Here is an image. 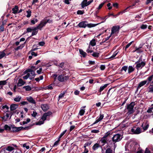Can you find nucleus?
I'll use <instances>...</instances> for the list:
<instances>
[{
  "label": "nucleus",
  "mask_w": 153,
  "mask_h": 153,
  "mask_svg": "<svg viewBox=\"0 0 153 153\" xmlns=\"http://www.w3.org/2000/svg\"><path fill=\"white\" fill-rule=\"evenodd\" d=\"M110 133L108 132L105 133L104 136L102 137L100 142L102 143V145L103 146L105 143L110 142V139L111 138L110 135Z\"/></svg>",
  "instance_id": "1"
},
{
  "label": "nucleus",
  "mask_w": 153,
  "mask_h": 153,
  "mask_svg": "<svg viewBox=\"0 0 153 153\" xmlns=\"http://www.w3.org/2000/svg\"><path fill=\"white\" fill-rule=\"evenodd\" d=\"M135 64L136 65V68L137 70L141 69L146 65V62H145L142 61V60L139 59L137 61Z\"/></svg>",
  "instance_id": "2"
},
{
  "label": "nucleus",
  "mask_w": 153,
  "mask_h": 153,
  "mask_svg": "<svg viewBox=\"0 0 153 153\" xmlns=\"http://www.w3.org/2000/svg\"><path fill=\"white\" fill-rule=\"evenodd\" d=\"M143 132L141 129L139 127H134L131 129V134H138Z\"/></svg>",
  "instance_id": "3"
},
{
  "label": "nucleus",
  "mask_w": 153,
  "mask_h": 153,
  "mask_svg": "<svg viewBox=\"0 0 153 153\" xmlns=\"http://www.w3.org/2000/svg\"><path fill=\"white\" fill-rule=\"evenodd\" d=\"M134 105V102H132L129 104L128 105L127 109L128 110V113L129 114H131L134 112L133 108Z\"/></svg>",
  "instance_id": "4"
},
{
  "label": "nucleus",
  "mask_w": 153,
  "mask_h": 153,
  "mask_svg": "<svg viewBox=\"0 0 153 153\" xmlns=\"http://www.w3.org/2000/svg\"><path fill=\"white\" fill-rule=\"evenodd\" d=\"M23 128L22 127H16L14 126L11 125L10 126V131L13 132H17L21 130Z\"/></svg>",
  "instance_id": "5"
},
{
  "label": "nucleus",
  "mask_w": 153,
  "mask_h": 153,
  "mask_svg": "<svg viewBox=\"0 0 153 153\" xmlns=\"http://www.w3.org/2000/svg\"><path fill=\"white\" fill-rule=\"evenodd\" d=\"M27 73H30V79H32L35 76V72L34 71H31L30 70H26L24 73V74H27Z\"/></svg>",
  "instance_id": "6"
},
{
  "label": "nucleus",
  "mask_w": 153,
  "mask_h": 153,
  "mask_svg": "<svg viewBox=\"0 0 153 153\" xmlns=\"http://www.w3.org/2000/svg\"><path fill=\"white\" fill-rule=\"evenodd\" d=\"M112 140L114 142H118L120 140L122 137V136L119 134H116L112 138Z\"/></svg>",
  "instance_id": "7"
},
{
  "label": "nucleus",
  "mask_w": 153,
  "mask_h": 153,
  "mask_svg": "<svg viewBox=\"0 0 153 153\" xmlns=\"http://www.w3.org/2000/svg\"><path fill=\"white\" fill-rule=\"evenodd\" d=\"M57 78L60 82H63L68 79L69 77L68 76H64L63 75H61L58 76Z\"/></svg>",
  "instance_id": "8"
},
{
  "label": "nucleus",
  "mask_w": 153,
  "mask_h": 153,
  "mask_svg": "<svg viewBox=\"0 0 153 153\" xmlns=\"http://www.w3.org/2000/svg\"><path fill=\"white\" fill-rule=\"evenodd\" d=\"M46 24V22H45V19L43 20L39 25L36 27H35V29H40L44 26Z\"/></svg>",
  "instance_id": "9"
},
{
  "label": "nucleus",
  "mask_w": 153,
  "mask_h": 153,
  "mask_svg": "<svg viewBox=\"0 0 153 153\" xmlns=\"http://www.w3.org/2000/svg\"><path fill=\"white\" fill-rule=\"evenodd\" d=\"M120 27L119 26H113L111 28V35H112L119 31Z\"/></svg>",
  "instance_id": "10"
},
{
  "label": "nucleus",
  "mask_w": 153,
  "mask_h": 153,
  "mask_svg": "<svg viewBox=\"0 0 153 153\" xmlns=\"http://www.w3.org/2000/svg\"><path fill=\"white\" fill-rule=\"evenodd\" d=\"M103 117L104 115L103 114H100V116L99 117H97L96 118V120L94 122V123H93L92 125H93L97 123L100 121L101 120H102L103 119Z\"/></svg>",
  "instance_id": "11"
},
{
  "label": "nucleus",
  "mask_w": 153,
  "mask_h": 153,
  "mask_svg": "<svg viewBox=\"0 0 153 153\" xmlns=\"http://www.w3.org/2000/svg\"><path fill=\"white\" fill-rule=\"evenodd\" d=\"M26 99L29 102L35 105L36 104V102L34 100L33 98L31 96H29L26 97Z\"/></svg>",
  "instance_id": "12"
},
{
  "label": "nucleus",
  "mask_w": 153,
  "mask_h": 153,
  "mask_svg": "<svg viewBox=\"0 0 153 153\" xmlns=\"http://www.w3.org/2000/svg\"><path fill=\"white\" fill-rule=\"evenodd\" d=\"M87 22H80L78 26L80 28H85L87 26Z\"/></svg>",
  "instance_id": "13"
},
{
  "label": "nucleus",
  "mask_w": 153,
  "mask_h": 153,
  "mask_svg": "<svg viewBox=\"0 0 153 153\" xmlns=\"http://www.w3.org/2000/svg\"><path fill=\"white\" fill-rule=\"evenodd\" d=\"M42 110L44 111H47L49 108V107L47 104H44L41 105Z\"/></svg>",
  "instance_id": "14"
},
{
  "label": "nucleus",
  "mask_w": 153,
  "mask_h": 153,
  "mask_svg": "<svg viewBox=\"0 0 153 153\" xmlns=\"http://www.w3.org/2000/svg\"><path fill=\"white\" fill-rule=\"evenodd\" d=\"M147 82V80H144L140 82L138 85L137 89H139L141 87L146 84Z\"/></svg>",
  "instance_id": "15"
},
{
  "label": "nucleus",
  "mask_w": 153,
  "mask_h": 153,
  "mask_svg": "<svg viewBox=\"0 0 153 153\" xmlns=\"http://www.w3.org/2000/svg\"><path fill=\"white\" fill-rule=\"evenodd\" d=\"M6 50H4L3 51H0V59L4 57L6 54Z\"/></svg>",
  "instance_id": "16"
},
{
  "label": "nucleus",
  "mask_w": 153,
  "mask_h": 153,
  "mask_svg": "<svg viewBox=\"0 0 153 153\" xmlns=\"http://www.w3.org/2000/svg\"><path fill=\"white\" fill-rule=\"evenodd\" d=\"M18 105L17 104H12L10 105V109L12 110H14L18 107Z\"/></svg>",
  "instance_id": "17"
},
{
  "label": "nucleus",
  "mask_w": 153,
  "mask_h": 153,
  "mask_svg": "<svg viewBox=\"0 0 153 153\" xmlns=\"http://www.w3.org/2000/svg\"><path fill=\"white\" fill-rule=\"evenodd\" d=\"M85 107V106L82 107L79 111V114L80 116H82L84 115L85 112V109H84V108Z\"/></svg>",
  "instance_id": "18"
},
{
  "label": "nucleus",
  "mask_w": 153,
  "mask_h": 153,
  "mask_svg": "<svg viewBox=\"0 0 153 153\" xmlns=\"http://www.w3.org/2000/svg\"><path fill=\"white\" fill-rule=\"evenodd\" d=\"M25 83V82L23 81L22 79H20L18 80L17 85L19 86H21L23 85Z\"/></svg>",
  "instance_id": "19"
},
{
  "label": "nucleus",
  "mask_w": 153,
  "mask_h": 153,
  "mask_svg": "<svg viewBox=\"0 0 153 153\" xmlns=\"http://www.w3.org/2000/svg\"><path fill=\"white\" fill-rule=\"evenodd\" d=\"M87 1L88 0H83L81 3V5L82 8H84V7L87 6Z\"/></svg>",
  "instance_id": "20"
},
{
  "label": "nucleus",
  "mask_w": 153,
  "mask_h": 153,
  "mask_svg": "<svg viewBox=\"0 0 153 153\" xmlns=\"http://www.w3.org/2000/svg\"><path fill=\"white\" fill-rule=\"evenodd\" d=\"M143 127L144 131L146 130L149 127V125L147 123H146L144 124V126L143 124H142L141 126Z\"/></svg>",
  "instance_id": "21"
},
{
  "label": "nucleus",
  "mask_w": 153,
  "mask_h": 153,
  "mask_svg": "<svg viewBox=\"0 0 153 153\" xmlns=\"http://www.w3.org/2000/svg\"><path fill=\"white\" fill-rule=\"evenodd\" d=\"M2 109L4 110V112H6L8 111L9 107L7 105H3L2 106Z\"/></svg>",
  "instance_id": "22"
},
{
  "label": "nucleus",
  "mask_w": 153,
  "mask_h": 153,
  "mask_svg": "<svg viewBox=\"0 0 153 153\" xmlns=\"http://www.w3.org/2000/svg\"><path fill=\"white\" fill-rule=\"evenodd\" d=\"M134 70V68L131 66H129L128 69V73L129 74L133 72Z\"/></svg>",
  "instance_id": "23"
},
{
  "label": "nucleus",
  "mask_w": 153,
  "mask_h": 153,
  "mask_svg": "<svg viewBox=\"0 0 153 153\" xmlns=\"http://www.w3.org/2000/svg\"><path fill=\"white\" fill-rule=\"evenodd\" d=\"M22 99V97L19 96H17L14 99V100L16 102H19Z\"/></svg>",
  "instance_id": "24"
},
{
  "label": "nucleus",
  "mask_w": 153,
  "mask_h": 153,
  "mask_svg": "<svg viewBox=\"0 0 153 153\" xmlns=\"http://www.w3.org/2000/svg\"><path fill=\"white\" fill-rule=\"evenodd\" d=\"M79 51L80 54L82 55L83 57H84L86 56L87 55L86 53L84 52L82 50L79 49Z\"/></svg>",
  "instance_id": "25"
},
{
  "label": "nucleus",
  "mask_w": 153,
  "mask_h": 153,
  "mask_svg": "<svg viewBox=\"0 0 153 153\" xmlns=\"http://www.w3.org/2000/svg\"><path fill=\"white\" fill-rule=\"evenodd\" d=\"M129 7H128L127 8H126V9L124 10H123V11L121 12H119L118 13H117L116 15H114V17L115 18H116L117 16H119V15H120V14H122L123 13H124L126 11V10L129 8Z\"/></svg>",
  "instance_id": "26"
},
{
  "label": "nucleus",
  "mask_w": 153,
  "mask_h": 153,
  "mask_svg": "<svg viewBox=\"0 0 153 153\" xmlns=\"http://www.w3.org/2000/svg\"><path fill=\"white\" fill-rule=\"evenodd\" d=\"M18 7L17 6H15L14 8L12 9L13 13L16 14L17 13L18 10Z\"/></svg>",
  "instance_id": "27"
},
{
  "label": "nucleus",
  "mask_w": 153,
  "mask_h": 153,
  "mask_svg": "<svg viewBox=\"0 0 153 153\" xmlns=\"http://www.w3.org/2000/svg\"><path fill=\"white\" fill-rule=\"evenodd\" d=\"M118 52L119 51H116L115 52H114L112 55L109 57V58L111 59H114L115 57V56L117 55Z\"/></svg>",
  "instance_id": "28"
},
{
  "label": "nucleus",
  "mask_w": 153,
  "mask_h": 153,
  "mask_svg": "<svg viewBox=\"0 0 153 153\" xmlns=\"http://www.w3.org/2000/svg\"><path fill=\"white\" fill-rule=\"evenodd\" d=\"M99 144L97 143L94 144L92 147L93 150H97L99 147Z\"/></svg>",
  "instance_id": "29"
},
{
  "label": "nucleus",
  "mask_w": 153,
  "mask_h": 153,
  "mask_svg": "<svg viewBox=\"0 0 153 153\" xmlns=\"http://www.w3.org/2000/svg\"><path fill=\"white\" fill-rule=\"evenodd\" d=\"M98 25V24H93L92 23L87 24V26L88 27L91 28L94 27Z\"/></svg>",
  "instance_id": "30"
},
{
  "label": "nucleus",
  "mask_w": 153,
  "mask_h": 153,
  "mask_svg": "<svg viewBox=\"0 0 153 153\" xmlns=\"http://www.w3.org/2000/svg\"><path fill=\"white\" fill-rule=\"evenodd\" d=\"M151 84H152L150 85L149 87V92H153V81Z\"/></svg>",
  "instance_id": "31"
},
{
  "label": "nucleus",
  "mask_w": 153,
  "mask_h": 153,
  "mask_svg": "<svg viewBox=\"0 0 153 153\" xmlns=\"http://www.w3.org/2000/svg\"><path fill=\"white\" fill-rule=\"evenodd\" d=\"M153 109V104H152L151 106V107L149 108L148 109L147 111V112L149 113H151L152 112H153L152 111V110ZM152 115H153V113L152 114Z\"/></svg>",
  "instance_id": "32"
},
{
  "label": "nucleus",
  "mask_w": 153,
  "mask_h": 153,
  "mask_svg": "<svg viewBox=\"0 0 153 153\" xmlns=\"http://www.w3.org/2000/svg\"><path fill=\"white\" fill-rule=\"evenodd\" d=\"M108 85V84H105L103 86H101L100 89V91L101 92L105 88H106Z\"/></svg>",
  "instance_id": "33"
},
{
  "label": "nucleus",
  "mask_w": 153,
  "mask_h": 153,
  "mask_svg": "<svg viewBox=\"0 0 153 153\" xmlns=\"http://www.w3.org/2000/svg\"><path fill=\"white\" fill-rule=\"evenodd\" d=\"M54 84H51L50 85H49L48 86L45 87V89H50V90H51L53 89V88L52 87V86L53 85H54Z\"/></svg>",
  "instance_id": "34"
},
{
  "label": "nucleus",
  "mask_w": 153,
  "mask_h": 153,
  "mask_svg": "<svg viewBox=\"0 0 153 153\" xmlns=\"http://www.w3.org/2000/svg\"><path fill=\"white\" fill-rule=\"evenodd\" d=\"M35 29V27H34L33 28V30H32V31H33L32 33L31 36L36 35L38 31H36V30L37 29Z\"/></svg>",
  "instance_id": "35"
},
{
  "label": "nucleus",
  "mask_w": 153,
  "mask_h": 153,
  "mask_svg": "<svg viewBox=\"0 0 153 153\" xmlns=\"http://www.w3.org/2000/svg\"><path fill=\"white\" fill-rule=\"evenodd\" d=\"M90 44L92 46H94L96 44L95 42V40L94 39H92L91 41H90Z\"/></svg>",
  "instance_id": "36"
},
{
  "label": "nucleus",
  "mask_w": 153,
  "mask_h": 153,
  "mask_svg": "<svg viewBox=\"0 0 153 153\" xmlns=\"http://www.w3.org/2000/svg\"><path fill=\"white\" fill-rule=\"evenodd\" d=\"M7 80L8 79H7L6 80L0 81V85H3L6 84V83H7Z\"/></svg>",
  "instance_id": "37"
},
{
  "label": "nucleus",
  "mask_w": 153,
  "mask_h": 153,
  "mask_svg": "<svg viewBox=\"0 0 153 153\" xmlns=\"http://www.w3.org/2000/svg\"><path fill=\"white\" fill-rule=\"evenodd\" d=\"M105 153H113V150L110 148H108L105 151Z\"/></svg>",
  "instance_id": "38"
},
{
  "label": "nucleus",
  "mask_w": 153,
  "mask_h": 153,
  "mask_svg": "<svg viewBox=\"0 0 153 153\" xmlns=\"http://www.w3.org/2000/svg\"><path fill=\"white\" fill-rule=\"evenodd\" d=\"M29 77L30 78V73H27L26 75L23 76V78L25 79H27Z\"/></svg>",
  "instance_id": "39"
},
{
  "label": "nucleus",
  "mask_w": 153,
  "mask_h": 153,
  "mask_svg": "<svg viewBox=\"0 0 153 153\" xmlns=\"http://www.w3.org/2000/svg\"><path fill=\"white\" fill-rule=\"evenodd\" d=\"M25 42L23 44H22V45L17 47L16 50H18L19 49H22L25 46Z\"/></svg>",
  "instance_id": "40"
},
{
  "label": "nucleus",
  "mask_w": 153,
  "mask_h": 153,
  "mask_svg": "<svg viewBox=\"0 0 153 153\" xmlns=\"http://www.w3.org/2000/svg\"><path fill=\"white\" fill-rule=\"evenodd\" d=\"M91 143V142H87L85 144L84 146V147L85 148H86L87 146H90Z\"/></svg>",
  "instance_id": "41"
},
{
  "label": "nucleus",
  "mask_w": 153,
  "mask_h": 153,
  "mask_svg": "<svg viewBox=\"0 0 153 153\" xmlns=\"http://www.w3.org/2000/svg\"><path fill=\"white\" fill-rule=\"evenodd\" d=\"M13 150H14L13 151L12 153H13L14 152L15 153H22L21 152H19L16 153V150H14V149L13 147H12V146H10V153L12 152V151Z\"/></svg>",
  "instance_id": "42"
},
{
  "label": "nucleus",
  "mask_w": 153,
  "mask_h": 153,
  "mask_svg": "<svg viewBox=\"0 0 153 153\" xmlns=\"http://www.w3.org/2000/svg\"><path fill=\"white\" fill-rule=\"evenodd\" d=\"M153 77V75L150 76L149 77H148L147 78L148 81V84H149V82H151L152 79Z\"/></svg>",
  "instance_id": "43"
},
{
  "label": "nucleus",
  "mask_w": 153,
  "mask_h": 153,
  "mask_svg": "<svg viewBox=\"0 0 153 153\" xmlns=\"http://www.w3.org/2000/svg\"><path fill=\"white\" fill-rule=\"evenodd\" d=\"M23 88L27 91H29L31 90V88L28 85L24 86Z\"/></svg>",
  "instance_id": "44"
},
{
  "label": "nucleus",
  "mask_w": 153,
  "mask_h": 153,
  "mask_svg": "<svg viewBox=\"0 0 153 153\" xmlns=\"http://www.w3.org/2000/svg\"><path fill=\"white\" fill-rule=\"evenodd\" d=\"M65 94V92H63L62 93H61L59 95V100H60V99H61L62 97H64V95Z\"/></svg>",
  "instance_id": "45"
},
{
  "label": "nucleus",
  "mask_w": 153,
  "mask_h": 153,
  "mask_svg": "<svg viewBox=\"0 0 153 153\" xmlns=\"http://www.w3.org/2000/svg\"><path fill=\"white\" fill-rule=\"evenodd\" d=\"M44 123V121L43 120H39L38 122L36 123V124L37 125H40L42 124H43Z\"/></svg>",
  "instance_id": "46"
},
{
  "label": "nucleus",
  "mask_w": 153,
  "mask_h": 153,
  "mask_svg": "<svg viewBox=\"0 0 153 153\" xmlns=\"http://www.w3.org/2000/svg\"><path fill=\"white\" fill-rule=\"evenodd\" d=\"M46 115V116L47 117L50 116L51 115L52 113L51 111H49L46 113H44Z\"/></svg>",
  "instance_id": "47"
},
{
  "label": "nucleus",
  "mask_w": 153,
  "mask_h": 153,
  "mask_svg": "<svg viewBox=\"0 0 153 153\" xmlns=\"http://www.w3.org/2000/svg\"><path fill=\"white\" fill-rule=\"evenodd\" d=\"M9 114L8 113H6V115L3 117V119L5 121L9 117Z\"/></svg>",
  "instance_id": "48"
},
{
  "label": "nucleus",
  "mask_w": 153,
  "mask_h": 153,
  "mask_svg": "<svg viewBox=\"0 0 153 153\" xmlns=\"http://www.w3.org/2000/svg\"><path fill=\"white\" fill-rule=\"evenodd\" d=\"M66 131L67 130H65L61 134L58 138L59 139V140H60L61 138L65 134Z\"/></svg>",
  "instance_id": "49"
},
{
  "label": "nucleus",
  "mask_w": 153,
  "mask_h": 153,
  "mask_svg": "<svg viewBox=\"0 0 153 153\" xmlns=\"http://www.w3.org/2000/svg\"><path fill=\"white\" fill-rule=\"evenodd\" d=\"M92 55L94 57H98L99 56V53L97 52H94L92 53Z\"/></svg>",
  "instance_id": "50"
},
{
  "label": "nucleus",
  "mask_w": 153,
  "mask_h": 153,
  "mask_svg": "<svg viewBox=\"0 0 153 153\" xmlns=\"http://www.w3.org/2000/svg\"><path fill=\"white\" fill-rule=\"evenodd\" d=\"M47 117V116H46V115H45V114H44L42 116V117H41V119L42 120H43L44 121H45L46 119V118Z\"/></svg>",
  "instance_id": "51"
},
{
  "label": "nucleus",
  "mask_w": 153,
  "mask_h": 153,
  "mask_svg": "<svg viewBox=\"0 0 153 153\" xmlns=\"http://www.w3.org/2000/svg\"><path fill=\"white\" fill-rule=\"evenodd\" d=\"M133 41H132L131 42H130L129 43H128L126 46L125 48V50H126V49L128 48L132 44V43L133 42Z\"/></svg>",
  "instance_id": "52"
},
{
  "label": "nucleus",
  "mask_w": 153,
  "mask_h": 153,
  "mask_svg": "<svg viewBox=\"0 0 153 153\" xmlns=\"http://www.w3.org/2000/svg\"><path fill=\"white\" fill-rule=\"evenodd\" d=\"M136 49H138V50L137 51V52H136L137 53H140L141 52H142L143 51L141 49V47H140V48H136Z\"/></svg>",
  "instance_id": "53"
},
{
  "label": "nucleus",
  "mask_w": 153,
  "mask_h": 153,
  "mask_svg": "<svg viewBox=\"0 0 153 153\" xmlns=\"http://www.w3.org/2000/svg\"><path fill=\"white\" fill-rule=\"evenodd\" d=\"M84 13V11L83 10H78L77 12V13L79 15H82Z\"/></svg>",
  "instance_id": "54"
},
{
  "label": "nucleus",
  "mask_w": 153,
  "mask_h": 153,
  "mask_svg": "<svg viewBox=\"0 0 153 153\" xmlns=\"http://www.w3.org/2000/svg\"><path fill=\"white\" fill-rule=\"evenodd\" d=\"M105 3V2H103V3H101V4H100L99 5V7L97 8V9L98 10L100 9L103 6Z\"/></svg>",
  "instance_id": "55"
},
{
  "label": "nucleus",
  "mask_w": 153,
  "mask_h": 153,
  "mask_svg": "<svg viewBox=\"0 0 153 153\" xmlns=\"http://www.w3.org/2000/svg\"><path fill=\"white\" fill-rule=\"evenodd\" d=\"M27 17H29L31 15V11L30 10H28L27 11Z\"/></svg>",
  "instance_id": "56"
},
{
  "label": "nucleus",
  "mask_w": 153,
  "mask_h": 153,
  "mask_svg": "<svg viewBox=\"0 0 153 153\" xmlns=\"http://www.w3.org/2000/svg\"><path fill=\"white\" fill-rule=\"evenodd\" d=\"M30 119H29V118H27L26 119V122L24 121L23 122V124L25 125V124H27V123H29V122H30Z\"/></svg>",
  "instance_id": "57"
},
{
  "label": "nucleus",
  "mask_w": 153,
  "mask_h": 153,
  "mask_svg": "<svg viewBox=\"0 0 153 153\" xmlns=\"http://www.w3.org/2000/svg\"><path fill=\"white\" fill-rule=\"evenodd\" d=\"M23 147L25 148L26 149H29V146L26 143L24 144L23 145Z\"/></svg>",
  "instance_id": "58"
},
{
  "label": "nucleus",
  "mask_w": 153,
  "mask_h": 153,
  "mask_svg": "<svg viewBox=\"0 0 153 153\" xmlns=\"http://www.w3.org/2000/svg\"><path fill=\"white\" fill-rule=\"evenodd\" d=\"M86 51L88 53H91L93 52V51L90 49V46H89L88 49Z\"/></svg>",
  "instance_id": "59"
},
{
  "label": "nucleus",
  "mask_w": 153,
  "mask_h": 153,
  "mask_svg": "<svg viewBox=\"0 0 153 153\" xmlns=\"http://www.w3.org/2000/svg\"><path fill=\"white\" fill-rule=\"evenodd\" d=\"M99 132L98 130L94 129L91 131V132L92 133H97Z\"/></svg>",
  "instance_id": "60"
},
{
  "label": "nucleus",
  "mask_w": 153,
  "mask_h": 153,
  "mask_svg": "<svg viewBox=\"0 0 153 153\" xmlns=\"http://www.w3.org/2000/svg\"><path fill=\"white\" fill-rule=\"evenodd\" d=\"M36 69L37 68L33 66H32L30 68L28 69L27 70H31V71H35Z\"/></svg>",
  "instance_id": "61"
},
{
  "label": "nucleus",
  "mask_w": 153,
  "mask_h": 153,
  "mask_svg": "<svg viewBox=\"0 0 153 153\" xmlns=\"http://www.w3.org/2000/svg\"><path fill=\"white\" fill-rule=\"evenodd\" d=\"M127 69H128L127 66H123L122 67L121 70H123V71H125V72H126V71H127Z\"/></svg>",
  "instance_id": "62"
},
{
  "label": "nucleus",
  "mask_w": 153,
  "mask_h": 153,
  "mask_svg": "<svg viewBox=\"0 0 153 153\" xmlns=\"http://www.w3.org/2000/svg\"><path fill=\"white\" fill-rule=\"evenodd\" d=\"M42 68H40L39 70H37L36 71L37 73L38 74H40L42 73Z\"/></svg>",
  "instance_id": "63"
},
{
  "label": "nucleus",
  "mask_w": 153,
  "mask_h": 153,
  "mask_svg": "<svg viewBox=\"0 0 153 153\" xmlns=\"http://www.w3.org/2000/svg\"><path fill=\"white\" fill-rule=\"evenodd\" d=\"M20 103L22 105H25L28 104V102L26 101H22Z\"/></svg>",
  "instance_id": "64"
}]
</instances>
